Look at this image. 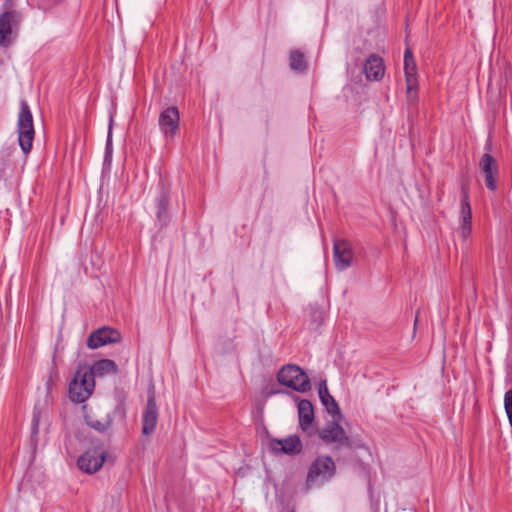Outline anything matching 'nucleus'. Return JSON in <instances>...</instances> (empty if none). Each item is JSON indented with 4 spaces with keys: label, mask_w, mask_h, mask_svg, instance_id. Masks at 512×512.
Instances as JSON below:
<instances>
[{
    "label": "nucleus",
    "mask_w": 512,
    "mask_h": 512,
    "mask_svg": "<svg viewBox=\"0 0 512 512\" xmlns=\"http://www.w3.org/2000/svg\"><path fill=\"white\" fill-rule=\"evenodd\" d=\"M334 263L337 269L345 270L351 266L353 251L352 245L347 240H337L333 245Z\"/></svg>",
    "instance_id": "obj_13"
},
{
    "label": "nucleus",
    "mask_w": 512,
    "mask_h": 512,
    "mask_svg": "<svg viewBox=\"0 0 512 512\" xmlns=\"http://www.w3.org/2000/svg\"><path fill=\"white\" fill-rule=\"evenodd\" d=\"M106 453L102 448H92L82 454L77 461L80 470L93 474L104 464Z\"/></svg>",
    "instance_id": "obj_9"
},
{
    "label": "nucleus",
    "mask_w": 512,
    "mask_h": 512,
    "mask_svg": "<svg viewBox=\"0 0 512 512\" xmlns=\"http://www.w3.org/2000/svg\"><path fill=\"white\" fill-rule=\"evenodd\" d=\"M318 394L320 401L325 406L327 412L332 416H340L341 410L335 401L334 397L329 393L326 380H322L319 383Z\"/></svg>",
    "instance_id": "obj_17"
},
{
    "label": "nucleus",
    "mask_w": 512,
    "mask_h": 512,
    "mask_svg": "<svg viewBox=\"0 0 512 512\" xmlns=\"http://www.w3.org/2000/svg\"><path fill=\"white\" fill-rule=\"evenodd\" d=\"M38 3V8L41 9V10H49L50 8H52L53 6H55L58 2V0H37Z\"/></svg>",
    "instance_id": "obj_25"
},
{
    "label": "nucleus",
    "mask_w": 512,
    "mask_h": 512,
    "mask_svg": "<svg viewBox=\"0 0 512 512\" xmlns=\"http://www.w3.org/2000/svg\"><path fill=\"white\" fill-rule=\"evenodd\" d=\"M289 66L294 72H305L308 66L304 54L299 50L291 51L289 55Z\"/></svg>",
    "instance_id": "obj_21"
},
{
    "label": "nucleus",
    "mask_w": 512,
    "mask_h": 512,
    "mask_svg": "<svg viewBox=\"0 0 512 512\" xmlns=\"http://www.w3.org/2000/svg\"><path fill=\"white\" fill-rule=\"evenodd\" d=\"M336 472V465L330 456H319L310 465L306 485L309 488L314 482H325L331 479Z\"/></svg>",
    "instance_id": "obj_5"
},
{
    "label": "nucleus",
    "mask_w": 512,
    "mask_h": 512,
    "mask_svg": "<svg viewBox=\"0 0 512 512\" xmlns=\"http://www.w3.org/2000/svg\"><path fill=\"white\" fill-rule=\"evenodd\" d=\"M154 201L157 221L161 224V226H164L170 220V214L168 210L170 204V188L164 182H160L158 184V192Z\"/></svg>",
    "instance_id": "obj_11"
},
{
    "label": "nucleus",
    "mask_w": 512,
    "mask_h": 512,
    "mask_svg": "<svg viewBox=\"0 0 512 512\" xmlns=\"http://www.w3.org/2000/svg\"><path fill=\"white\" fill-rule=\"evenodd\" d=\"M319 438L326 444H336L337 448L352 447V440L343 427L336 421H329L319 433Z\"/></svg>",
    "instance_id": "obj_6"
},
{
    "label": "nucleus",
    "mask_w": 512,
    "mask_h": 512,
    "mask_svg": "<svg viewBox=\"0 0 512 512\" xmlns=\"http://www.w3.org/2000/svg\"><path fill=\"white\" fill-rule=\"evenodd\" d=\"M95 379L93 372L87 365H80L69 383V399L76 404L85 402L93 393Z\"/></svg>",
    "instance_id": "obj_1"
},
{
    "label": "nucleus",
    "mask_w": 512,
    "mask_h": 512,
    "mask_svg": "<svg viewBox=\"0 0 512 512\" xmlns=\"http://www.w3.org/2000/svg\"><path fill=\"white\" fill-rule=\"evenodd\" d=\"M404 72L406 82H418L417 66L410 48H407L404 52Z\"/></svg>",
    "instance_id": "obj_20"
},
{
    "label": "nucleus",
    "mask_w": 512,
    "mask_h": 512,
    "mask_svg": "<svg viewBox=\"0 0 512 512\" xmlns=\"http://www.w3.org/2000/svg\"><path fill=\"white\" fill-rule=\"evenodd\" d=\"M462 199L460 209V226H472V212L469 202L468 185L463 184L461 187Z\"/></svg>",
    "instance_id": "obj_18"
},
{
    "label": "nucleus",
    "mask_w": 512,
    "mask_h": 512,
    "mask_svg": "<svg viewBox=\"0 0 512 512\" xmlns=\"http://www.w3.org/2000/svg\"><path fill=\"white\" fill-rule=\"evenodd\" d=\"M277 380L281 385L297 392H306L311 388L308 375L297 365H286L277 373Z\"/></svg>",
    "instance_id": "obj_3"
},
{
    "label": "nucleus",
    "mask_w": 512,
    "mask_h": 512,
    "mask_svg": "<svg viewBox=\"0 0 512 512\" xmlns=\"http://www.w3.org/2000/svg\"><path fill=\"white\" fill-rule=\"evenodd\" d=\"M14 7V0H4L3 3V11H16L13 9Z\"/></svg>",
    "instance_id": "obj_27"
},
{
    "label": "nucleus",
    "mask_w": 512,
    "mask_h": 512,
    "mask_svg": "<svg viewBox=\"0 0 512 512\" xmlns=\"http://www.w3.org/2000/svg\"><path fill=\"white\" fill-rule=\"evenodd\" d=\"M40 417H41V412L37 409H34L32 422H31V440L34 443H37V441H38Z\"/></svg>",
    "instance_id": "obj_24"
},
{
    "label": "nucleus",
    "mask_w": 512,
    "mask_h": 512,
    "mask_svg": "<svg viewBox=\"0 0 512 512\" xmlns=\"http://www.w3.org/2000/svg\"><path fill=\"white\" fill-rule=\"evenodd\" d=\"M22 14L19 11H2L0 13V47L7 48L18 35Z\"/></svg>",
    "instance_id": "obj_4"
},
{
    "label": "nucleus",
    "mask_w": 512,
    "mask_h": 512,
    "mask_svg": "<svg viewBox=\"0 0 512 512\" xmlns=\"http://www.w3.org/2000/svg\"><path fill=\"white\" fill-rule=\"evenodd\" d=\"M364 73L369 81L381 80L385 73L383 59L376 54H371L365 61Z\"/></svg>",
    "instance_id": "obj_16"
},
{
    "label": "nucleus",
    "mask_w": 512,
    "mask_h": 512,
    "mask_svg": "<svg viewBox=\"0 0 512 512\" xmlns=\"http://www.w3.org/2000/svg\"><path fill=\"white\" fill-rule=\"evenodd\" d=\"M479 169L484 174L486 187L490 191H495L497 189V177L499 174V168L495 158L489 153L483 154L479 161Z\"/></svg>",
    "instance_id": "obj_12"
},
{
    "label": "nucleus",
    "mask_w": 512,
    "mask_h": 512,
    "mask_svg": "<svg viewBox=\"0 0 512 512\" xmlns=\"http://www.w3.org/2000/svg\"><path fill=\"white\" fill-rule=\"evenodd\" d=\"M270 448L275 453L297 455L302 451V442L297 435H290L284 439H271Z\"/></svg>",
    "instance_id": "obj_14"
},
{
    "label": "nucleus",
    "mask_w": 512,
    "mask_h": 512,
    "mask_svg": "<svg viewBox=\"0 0 512 512\" xmlns=\"http://www.w3.org/2000/svg\"><path fill=\"white\" fill-rule=\"evenodd\" d=\"M298 417L300 428L311 435L314 423V407L309 400L303 399L298 403Z\"/></svg>",
    "instance_id": "obj_15"
},
{
    "label": "nucleus",
    "mask_w": 512,
    "mask_h": 512,
    "mask_svg": "<svg viewBox=\"0 0 512 512\" xmlns=\"http://www.w3.org/2000/svg\"><path fill=\"white\" fill-rule=\"evenodd\" d=\"M121 334L111 327H102L93 331L87 338V346L90 349H97L108 344L118 343Z\"/></svg>",
    "instance_id": "obj_10"
},
{
    "label": "nucleus",
    "mask_w": 512,
    "mask_h": 512,
    "mask_svg": "<svg viewBox=\"0 0 512 512\" xmlns=\"http://www.w3.org/2000/svg\"><path fill=\"white\" fill-rule=\"evenodd\" d=\"M471 231L472 226H459L458 228V233L463 241H466L470 237Z\"/></svg>",
    "instance_id": "obj_26"
},
{
    "label": "nucleus",
    "mask_w": 512,
    "mask_h": 512,
    "mask_svg": "<svg viewBox=\"0 0 512 512\" xmlns=\"http://www.w3.org/2000/svg\"><path fill=\"white\" fill-rule=\"evenodd\" d=\"M159 128L166 140L173 139L180 131L179 110L175 106L161 111L158 119Z\"/></svg>",
    "instance_id": "obj_7"
},
{
    "label": "nucleus",
    "mask_w": 512,
    "mask_h": 512,
    "mask_svg": "<svg viewBox=\"0 0 512 512\" xmlns=\"http://www.w3.org/2000/svg\"><path fill=\"white\" fill-rule=\"evenodd\" d=\"M17 131L19 146L24 154H28L32 149L35 131L33 126V116L30 107L25 100L20 101Z\"/></svg>",
    "instance_id": "obj_2"
},
{
    "label": "nucleus",
    "mask_w": 512,
    "mask_h": 512,
    "mask_svg": "<svg viewBox=\"0 0 512 512\" xmlns=\"http://www.w3.org/2000/svg\"><path fill=\"white\" fill-rule=\"evenodd\" d=\"M407 103L414 106L418 102V82H406Z\"/></svg>",
    "instance_id": "obj_23"
},
{
    "label": "nucleus",
    "mask_w": 512,
    "mask_h": 512,
    "mask_svg": "<svg viewBox=\"0 0 512 512\" xmlns=\"http://www.w3.org/2000/svg\"><path fill=\"white\" fill-rule=\"evenodd\" d=\"M158 415L155 390L154 387H151L148 390L147 403L142 415V433L144 435H151L155 431Z\"/></svg>",
    "instance_id": "obj_8"
},
{
    "label": "nucleus",
    "mask_w": 512,
    "mask_h": 512,
    "mask_svg": "<svg viewBox=\"0 0 512 512\" xmlns=\"http://www.w3.org/2000/svg\"><path fill=\"white\" fill-rule=\"evenodd\" d=\"M89 368L93 372L94 379H95V376H104V375H108V374L117 372L116 363L110 359L98 360L92 366H89Z\"/></svg>",
    "instance_id": "obj_19"
},
{
    "label": "nucleus",
    "mask_w": 512,
    "mask_h": 512,
    "mask_svg": "<svg viewBox=\"0 0 512 512\" xmlns=\"http://www.w3.org/2000/svg\"><path fill=\"white\" fill-rule=\"evenodd\" d=\"M87 424L92 429H94L100 433H104L111 427L112 417L108 414L103 420L88 419Z\"/></svg>",
    "instance_id": "obj_22"
}]
</instances>
